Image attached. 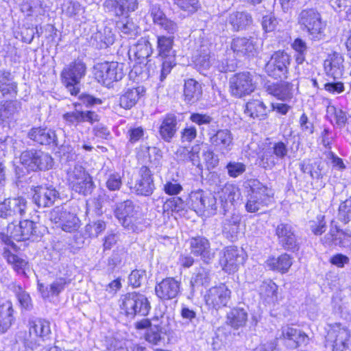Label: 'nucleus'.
<instances>
[{
	"mask_svg": "<svg viewBox=\"0 0 351 351\" xmlns=\"http://www.w3.org/2000/svg\"><path fill=\"white\" fill-rule=\"evenodd\" d=\"M66 172V180L69 186H71L79 180H82V178L86 176L88 172L79 163H75L73 165H69L65 169Z\"/></svg>",
	"mask_w": 351,
	"mask_h": 351,
	"instance_id": "obj_45",
	"label": "nucleus"
},
{
	"mask_svg": "<svg viewBox=\"0 0 351 351\" xmlns=\"http://www.w3.org/2000/svg\"><path fill=\"white\" fill-rule=\"evenodd\" d=\"M266 265L269 269L284 274L287 272L292 265V261L291 256L285 253L278 258H269L267 261Z\"/></svg>",
	"mask_w": 351,
	"mask_h": 351,
	"instance_id": "obj_37",
	"label": "nucleus"
},
{
	"mask_svg": "<svg viewBox=\"0 0 351 351\" xmlns=\"http://www.w3.org/2000/svg\"><path fill=\"white\" fill-rule=\"evenodd\" d=\"M324 215H319L316 220L311 221L310 228L315 235H321L326 230V224L324 221Z\"/></svg>",
	"mask_w": 351,
	"mask_h": 351,
	"instance_id": "obj_62",
	"label": "nucleus"
},
{
	"mask_svg": "<svg viewBox=\"0 0 351 351\" xmlns=\"http://www.w3.org/2000/svg\"><path fill=\"white\" fill-rule=\"evenodd\" d=\"M202 212L207 211L209 214L214 215L218 208L217 197L211 193H205L204 199L203 201Z\"/></svg>",
	"mask_w": 351,
	"mask_h": 351,
	"instance_id": "obj_58",
	"label": "nucleus"
},
{
	"mask_svg": "<svg viewBox=\"0 0 351 351\" xmlns=\"http://www.w3.org/2000/svg\"><path fill=\"white\" fill-rule=\"evenodd\" d=\"M217 195L219 200V212L225 215L240 198L241 192L237 186L227 182L217 191Z\"/></svg>",
	"mask_w": 351,
	"mask_h": 351,
	"instance_id": "obj_15",
	"label": "nucleus"
},
{
	"mask_svg": "<svg viewBox=\"0 0 351 351\" xmlns=\"http://www.w3.org/2000/svg\"><path fill=\"white\" fill-rule=\"evenodd\" d=\"M0 92L8 97H15L17 95L18 84L8 71L0 70Z\"/></svg>",
	"mask_w": 351,
	"mask_h": 351,
	"instance_id": "obj_32",
	"label": "nucleus"
},
{
	"mask_svg": "<svg viewBox=\"0 0 351 351\" xmlns=\"http://www.w3.org/2000/svg\"><path fill=\"white\" fill-rule=\"evenodd\" d=\"M101 173H104L106 186L110 191L120 190L123 185L122 176L119 172L103 168Z\"/></svg>",
	"mask_w": 351,
	"mask_h": 351,
	"instance_id": "obj_43",
	"label": "nucleus"
},
{
	"mask_svg": "<svg viewBox=\"0 0 351 351\" xmlns=\"http://www.w3.org/2000/svg\"><path fill=\"white\" fill-rule=\"evenodd\" d=\"M339 217V219L345 223L351 220V197L340 204Z\"/></svg>",
	"mask_w": 351,
	"mask_h": 351,
	"instance_id": "obj_61",
	"label": "nucleus"
},
{
	"mask_svg": "<svg viewBox=\"0 0 351 351\" xmlns=\"http://www.w3.org/2000/svg\"><path fill=\"white\" fill-rule=\"evenodd\" d=\"M173 4L180 10L193 14L201 7L199 0H173Z\"/></svg>",
	"mask_w": 351,
	"mask_h": 351,
	"instance_id": "obj_54",
	"label": "nucleus"
},
{
	"mask_svg": "<svg viewBox=\"0 0 351 351\" xmlns=\"http://www.w3.org/2000/svg\"><path fill=\"white\" fill-rule=\"evenodd\" d=\"M124 256L125 252L123 250L113 251L112 255L108 259V270L113 271L116 267L119 265Z\"/></svg>",
	"mask_w": 351,
	"mask_h": 351,
	"instance_id": "obj_63",
	"label": "nucleus"
},
{
	"mask_svg": "<svg viewBox=\"0 0 351 351\" xmlns=\"http://www.w3.org/2000/svg\"><path fill=\"white\" fill-rule=\"evenodd\" d=\"M124 64L106 62L95 67V76L97 81L106 86L121 80L125 75Z\"/></svg>",
	"mask_w": 351,
	"mask_h": 351,
	"instance_id": "obj_10",
	"label": "nucleus"
},
{
	"mask_svg": "<svg viewBox=\"0 0 351 351\" xmlns=\"http://www.w3.org/2000/svg\"><path fill=\"white\" fill-rule=\"evenodd\" d=\"M324 243L340 247H346L351 244V234L340 230L337 226H332L324 238Z\"/></svg>",
	"mask_w": 351,
	"mask_h": 351,
	"instance_id": "obj_30",
	"label": "nucleus"
},
{
	"mask_svg": "<svg viewBox=\"0 0 351 351\" xmlns=\"http://www.w3.org/2000/svg\"><path fill=\"white\" fill-rule=\"evenodd\" d=\"M20 162L28 171L49 170L54 164L49 153L35 149L23 152L20 156Z\"/></svg>",
	"mask_w": 351,
	"mask_h": 351,
	"instance_id": "obj_7",
	"label": "nucleus"
},
{
	"mask_svg": "<svg viewBox=\"0 0 351 351\" xmlns=\"http://www.w3.org/2000/svg\"><path fill=\"white\" fill-rule=\"evenodd\" d=\"M138 208L132 201L128 199L117 205L114 214L125 228L133 232L138 231L142 220Z\"/></svg>",
	"mask_w": 351,
	"mask_h": 351,
	"instance_id": "obj_6",
	"label": "nucleus"
},
{
	"mask_svg": "<svg viewBox=\"0 0 351 351\" xmlns=\"http://www.w3.org/2000/svg\"><path fill=\"white\" fill-rule=\"evenodd\" d=\"M241 216L234 213L226 216L222 221V233L228 239L234 241L237 239L240 231Z\"/></svg>",
	"mask_w": 351,
	"mask_h": 351,
	"instance_id": "obj_29",
	"label": "nucleus"
},
{
	"mask_svg": "<svg viewBox=\"0 0 351 351\" xmlns=\"http://www.w3.org/2000/svg\"><path fill=\"white\" fill-rule=\"evenodd\" d=\"M226 169L230 178H236L246 171V165L238 161H230L226 165Z\"/></svg>",
	"mask_w": 351,
	"mask_h": 351,
	"instance_id": "obj_55",
	"label": "nucleus"
},
{
	"mask_svg": "<svg viewBox=\"0 0 351 351\" xmlns=\"http://www.w3.org/2000/svg\"><path fill=\"white\" fill-rule=\"evenodd\" d=\"M293 83L287 82H269L265 84L266 91L282 101L290 100L293 97Z\"/></svg>",
	"mask_w": 351,
	"mask_h": 351,
	"instance_id": "obj_28",
	"label": "nucleus"
},
{
	"mask_svg": "<svg viewBox=\"0 0 351 351\" xmlns=\"http://www.w3.org/2000/svg\"><path fill=\"white\" fill-rule=\"evenodd\" d=\"M219 262L225 271L232 272L237 269L239 265L243 263V257L237 247H228L224 250Z\"/></svg>",
	"mask_w": 351,
	"mask_h": 351,
	"instance_id": "obj_27",
	"label": "nucleus"
},
{
	"mask_svg": "<svg viewBox=\"0 0 351 351\" xmlns=\"http://www.w3.org/2000/svg\"><path fill=\"white\" fill-rule=\"evenodd\" d=\"M205 192L202 190L193 191L189 195L191 206L195 210L202 212L203 201L205 197Z\"/></svg>",
	"mask_w": 351,
	"mask_h": 351,
	"instance_id": "obj_60",
	"label": "nucleus"
},
{
	"mask_svg": "<svg viewBox=\"0 0 351 351\" xmlns=\"http://www.w3.org/2000/svg\"><path fill=\"white\" fill-rule=\"evenodd\" d=\"M180 117L179 114L167 113L162 118L158 132L164 141L170 143L176 136L180 125Z\"/></svg>",
	"mask_w": 351,
	"mask_h": 351,
	"instance_id": "obj_18",
	"label": "nucleus"
},
{
	"mask_svg": "<svg viewBox=\"0 0 351 351\" xmlns=\"http://www.w3.org/2000/svg\"><path fill=\"white\" fill-rule=\"evenodd\" d=\"M145 92L142 86L127 88L119 97L120 106L124 109L132 108Z\"/></svg>",
	"mask_w": 351,
	"mask_h": 351,
	"instance_id": "obj_33",
	"label": "nucleus"
},
{
	"mask_svg": "<svg viewBox=\"0 0 351 351\" xmlns=\"http://www.w3.org/2000/svg\"><path fill=\"white\" fill-rule=\"evenodd\" d=\"M276 235L279 244L287 250H295L298 248L295 230L291 225L287 223L278 224L276 228Z\"/></svg>",
	"mask_w": 351,
	"mask_h": 351,
	"instance_id": "obj_19",
	"label": "nucleus"
},
{
	"mask_svg": "<svg viewBox=\"0 0 351 351\" xmlns=\"http://www.w3.org/2000/svg\"><path fill=\"white\" fill-rule=\"evenodd\" d=\"M29 333L30 336L38 337L43 341L49 340L51 335L49 322L42 319L29 320Z\"/></svg>",
	"mask_w": 351,
	"mask_h": 351,
	"instance_id": "obj_31",
	"label": "nucleus"
},
{
	"mask_svg": "<svg viewBox=\"0 0 351 351\" xmlns=\"http://www.w3.org/2000/svg\"><path fill=\"white\" fill-rule=\"evenodd\" d=\"M277 285L269 282L268 283L263 282L260 288V293L262 297L269 300V302H274L276 298Z\"/></svg>",
	"mask_w": 351,
	"mask_h": 351,
	"instance_id": "obj_57",
	"label": "nucleus"
},
{
	"mask_svg": "<svg viewBox=\"0 0 351 351\" xmlns=\"http://www.w3.org/2000/svg\"><path fill=\"white\" fill-rule=\"evenodd\" d=\"M298 23L302 31L312 40H320L326 26L321 14L315 8H305L300 11Z\"/></svg>",
	"mask_w": 351,
	"mask_h": 351,
	"instance_id": "obj_4",
	"label": "nucleus"
},
{
	"mask_svg": "<svg viewBox=\"0 0 351 351\" xmlns=\"http://www.w3.org/2000/svg\"><path fill=\"white\" fill-rule=\"evenodd\" d=\"M173 36H158L157 49L158 56L162 59L160 80L163 81L176 65L175 51L173 49Z\"/></svg>",
	"mask_w": 351,
	"mask_h": 351,
	"instance_id": "obj_8",
	"label": "nucleus"
},
{
	"mask_svg": "<svg viewBox=\"0 0 351 351\" xmlns=\"http://www.w3.org/2000/svg\"><path fill=\"white\" fill-rule=\"evenodd\" d=\"M210 282V270L207 268L200 267L198 269L195 276L191 278L192 287L206 286Z\"/></svg>",
	"mask_w": 351,
	"mask_h": 351,
	"instance_id": "obj_49",
	"label": "nucleus"
},
{
	"mask_svg": "<svg viewBox=\"0 0 351 351\" xmlns=\"http://www.w3.org/2000/svg\"><path fill=\"white\" fill-rule=\"evenodd\" d=\"M117 27L122 34L128 36H134L138 34V27L128 16L124 20L117 21Z\"/></svg>",
	"mask_w": 351,
	"mask_h": 351,
	"instance_id": "obj_51",
	"label": "nucleus"
},
{
	"mask_svg": "<svg viewBox=\"0 0 351 351\" xmlns=\"http://www.w3.org/2000/svg\"><path fill=\"white\" fill-rule=\"evenodd\" d=\"M246 187L250 188V191L245 203L247 212L256 213L271 203L273 195L272 190L257 179L247 180Z\"/></svg>",
	"mask_w": 351,
	"mask_h": 351,
	"instance_id": "obj_2",
	"label": "nucleus"
},
{
	"mask_svg": "<svg viewBox=\"0 0 351 351\" xmlns=\"http://www.w3.org/2000/svg\"><path fill=\"white\" fill-rule=\"evenodd\" d=\"M247 320V313L241 308H232L227 314V324L234 329L243 327Z\"/></svg>",
	"mask_w": 351,
	"mask_h": 351,
	"instance_id": "obj_39",
	"label": "nucleus"
},
{
	"mask_svg": "<svg viewBox=\"0 0 351 351\" xmlns=\"http://www.w3.org/2000/svg\"><path fill=\"white\" fill-rule=\"evenodd\" d=\"M95 187V185L89 173L86 174V176L82 177V180H79L69 186L72 191L84 196L91 194Z\"/></svg>",
	"mask_w": 351,
	"mask_h": 351,
	"instance_id": "obj_42",
	"label": "nucleus"
},
{
	"mask_svg": "<svg viewBox=\"0 0 351 351\" xmlns=\"http://www.w3.org/2000/svg\"><path fill=\"white\" fill-rule=\"evenodd\" d=\"M86 74V64L81 60H75L66 64L60 73L62 84L71 95L80 93V84Z\"/></svg>",
	"mask_w": 351,
	"mask_h": 351,
	"instance_id": "obj_3",
	"label": "nucleus"
},
{
	"mask_svg": "<svg viewBox=\"0 0 351 351\" xmlns=\"http://www.w3.org/2000/svg\"><path fill=\"white\" fill-rule=\"evenodd\" d=\"M202 94L201 84L193 79L185 81L184 88V101L190 104L199 100Z\"/></svg>",
	"mask_w": 351,
	"mask_h": 351,
	"instance_id": "obj_35",
	"label": "nucleus"
},
{
	"mask_svg": "<svg viewBox=\"0 0 351 351\" xmlns=\"http://www.w3.org/2000/svg\"><path fill=\"white\" fill-rule=\"evenodd\" d=\"M232 132L228 129L217 130L215 134H210L209 141L217 151L225 154L229 152L233 144Z\"/></svg>",
	"mask_w": 351,
	"mask_h": 351,
	"instance_id": "obj_24",
	"label": "nucleus"
},
{
	"mask_svg": "<svg viewBox=\"0 0 351 351\" xmlns=\"http://www.w3.org/2000/svg\"><path fill=\"white\" fill-rule=\"evenodd\" d=\"M21 109V104L18 101H7L3 109V115L9 119L17 114Z\"/></svg>",
	"mask_w": 351,
	"mask_h": 351,
	"instance_id": "obj_64",
	"label": "nucleus"
},
{
	"mask_svg": "<svg viewBox=\"0 0 351 351\" xmlns=\"http://www.w3.org/2000/svg\"><path fill=\"white\" fill-rule=\"evenodd\" d=\"M106 228V223L104 221L98 219L87 224L85 228L86 232L90 237H97Z\"/></svg>",
	"mask_w": 351,
	"mask_h": 351,
	"instance_id": "obj_56",
	"label": "nucleus"
},
{
	"mask_svg": "<svg viewBox=\"0 0 351 351\" xmlns=\"http://www.w3.org/2000/svg\"><path fill=\"white\" fill-rule=\"evenodd\" d=\"M3 256L19 274L25 275V270L28 267V263L25 259L12 254L7 248H4Z\"/></svg>",
	"mask_w": 351,
	"mask_h": 351,
	"instance_id": "obj_40",
	"label": "nucleus"
},
{
	"mask_svg": "<svg viewBox=\"0 0 351 351\" xmlns=\"http://www.w3.org/2000/svg\"><path fill=\"white\" fill-rule=\"evenodd\" d=\"M121 5V0H105L103 4L106 12H111L116 16H123Z\"/></svg>",
	"mask_w": 351,
	"mask_h": 351,
	"instance_id": "obj_59",
	"label": "nucleus"
},
{
	"mask_svg": "<svg viewBox=\"0 0 351 351\" xmlns=\"http://www.w3.org/2000/svg\"><path fill=\"white\" fill-rule=\"evenodd\" d=\"M32 199L39 208L49 207L60 199V193L53 186H38Z\"/></svg>",
	"mask_w": 351,
	"mask_h": 351,
	"instance_id": "obj_21",
	"label": "nucleus"
},
{
	"mask_svg": "<svg viewBox=\"0 0 351 351\" xmlns=\"http://www.w3.org/2000/svg\"><path fill=\"white\" fill-rule=\"evenodd\" d=\"M69 283V280L64 278H59L47 287L43 284H38V289L43 297L49 298L50 295H58Z\"/></svg>",
	"mask_w": 351,
	"mask_h": 351,
	"instance_id": "obj_36",
	"label": "nucleus"
},
{
	"mask_svg": "<svg viewBox=\"0 0 351 351\" xmlns=\"http://www.w3.org/2000/svg\"><path fill=\"white\" fill-rule=\"evenodd\" d=\"M27 136L40 145L58 146L56 132L47 128H33L29 131Z\"/></svg>",
	"mask_w": 351,
	"mask_h": 351,
	"instance_id": "obj_23",
	"label": "nucleus"
},
{
	"mask_svg": "<svg viewBox=\"0 0 351 351\" xmlns=\"http://www.w3.org/2000/svg\"><path fill=\"white\" fill-rule=\"evenodd\" d=\"M199 145H195L192 147L191 150H189L186 147H182L179 149V153H180V155L182 154L186 155V159L189 160V162H191V163L197 166L199 169H202L203 167L202 165L200 163L199 161Z\"/></svg>",
	"mask_w": 351,
	"mask_h": 351,
	"instance_id": "obj_50",
	"label": "nucleus"
},
{
	"mask_svg": "<svg viewBox=\"0 0 351 351\" xmlns=\"http://www.w3.org/2000/svg\"><path fill=\"white\" fill-rule=\"evenodd\" d=\"M152 53V45L148 40L141 39L137 43L134 55L138 60L147 58L151 56Z\"/></svg>",
	"mask_w": 351,
	"mask_h": 351,
	"instance_id": "obj_52",
	"label": "nucleus"
},
{
	"mask_svg": "<svg viewBox=\"0 0 351 351\" xmlns=\"http://www.w3.org/2000/svg\"><path fill=\"white\" fill-rule=\"evenodd\" d=\"M288 142L277 141L264 149L260 156V166L266 169H271L282 163L288 156Z\"/></svg>",
	"mask_w": 351,
	"mask_h": 351,
	"instance_id": "obj_9",
	"label": "nucleus"
},
{
	"mask_svg": "<svg viewBox=\"0 0 351 351\" xmlns=\"http://www.w3.org/2000/svg\"><path fill=\"white\" fill-rule=\"evenodd\" d=\"M147 278L146 270L134 269L129 275L128 282L133 288H138L147 280Z\"/></svg>",
	"mask_w": 351,
	"mask_h": 351,
	"instance_id": "obj_53",
	"label": "nucleus"
},
{
	"mask_svg": "<svg viewBox=\"0 0 351 351\" xmlns=\"http://www.w3.org/2000/svg\"><path fill=\"white\" fill-rule=\"evenodd\" d=\"M138 195L149 196L155 189L153 174L147 167H142L138 171V178L133 187Z\"/></svg>",
	"mask_w": 351,
	"mask_h": 351,
	"instance_id": "obj_20",
	"label": "nucleus"
},
{
	"mask_svg": "<svg viewBox=\"0 0 351 351\" xmlns=\"http://www.w3.org/2000/svg\"><path fill=\"white\" fill-rule=\"evenodd\" d=\"M290 56L285 51H276L265 64V72L276 79L287 77Z\"/></svg>",
	"mask_w": 351,
	"mask_h": 351,
	"instance_id": "obj_13",
	"label": "nucleus"
},
{
	"mask_svg": "<svg viewBox=\"0 0 351 351\" xmlns=\"http://www.w3.org/2000/svg\"><path fill=\"white\" fill-rule=\"evenodd\" d=\"M259 39L250 37L235 38L231 43V49L238 56H254L258 49Z\"/></svg>",
	"mask_w": 351,
	"mask_h": 351,
	"instance_id": "obj_22",
	"label": "nucleus"
},
{
	"mask_svg": "<svg viewBox=\"0 0 351 351\" xmlns=\"http://www.w3.org/2000/svg\"><path fill=\"white\" fill-rule=\"evenodd\" d=\"M229 85L230 93L237 98L250 95L256 88L252 75L247 71L233 75L230 78Z\"/></svg>",
	"mask_w": 351,
	"mask_h": 351,
	"instance_id": "obj_12",
	"label": "nucleus"
},
{
	"mask_svg": "<svg viewBox=\"0 0 351 351\" xmlns=\"http://www.w3.org/2000/svg\"><path fill=\"white\" fill-rule=\"evenodd\" d=\"M10 202L14 218L20 219L25 215L28 210V202L25 197L10 198Z\"/></svg>",
	"mask_w": 351,
	"mask_h": 351,
	"instance_id": "obj_46",
	"label": "nucleus"
},
{
	"mask_svg": "<svg viewBox=\"0 0 351 351\" xmlns=\"http://www.w3.org/2000/svg\"><path fill=\"white\" fill-rule=\"evenodd\" d=\"M245 114L253 119H264L267 114V107L264 103L258 99L248 101L245 105Z\"/></svg>",
	"mask_w": 351,
	"mask_h": 351,
	"instance_id": "obj_38",
	"label": "nucleus"
},
{
	"mask_svg": "<svg viewBox=\"0 0 351 351\" xmlns=\"http://www.w3.org/2000/svg\"><path fill=\"white\" fill-rule=\"evenodd\" d=\"M343 62L344 59L341 54L337 52L328 54L324 64L326 75L334 80L341 78L344 72Z\"/></svg>",
	"mask_w": 351,
	"mask_h": 351,
	"instance_id": "obj_25",
	"label": "nucleus"
},
{
	"mask_svg": "<svg viewBox=\"0 0 351 351\" xmlns=\"http://www.w3.org/2000/svg\"><path fill=\"white\" fill-rule=\"evenodd\" d=\"M10 289L15 294L21 306L25 310H31L33 307L32 299L29 294L25 291L20 285L12 282Z\"/></svg>",
	"mask_w": 351,
	"mask_h": 351,
	"instance_id": "obj_44",
	"label": "nucleus"
},
{
	"mask_svg": "<svg viewBox=\"0 0 351 351\" xmlns=\"http://www.w3.org/2000/svg\"><path fill=\"white\" fill-rule=\"evenodd\" d=\"M231 291L225 284L209 289L205 296L206 305L216 310L226 306L230 300Z\"/></svg>",
	"mask_w": 351,
	"mask_h": 351,
	"instance_id": "obj_14",
	"label": "nucleus"
},
{
	"mask_svg": "<svg viewBox=\"0 0 351 351\" xmlns=\"http://www.w3.org/2000/svg\"><path fill=\"white\" fill-rule=\"evenodd\" d=\"M63 119L68 125L77 126L83 122L93 123L99 120V115L93 111H82L75 108L74 110L64 113L62 115Z\"/></svg>",
	"mask_w": 351,
	"mask_h": 351,
	"instance_id": "obj_26",
	"label": "nucleus"
},
{
	"mask_svg": "<svg viewBox=\"0 0 351 351\" xmlns=\"http://www.w3.org/2000/svg\"><path fill=\"white\" fill-rule=\"evenodd\" d=\"M170 318L165 315L155 316L152 319H142L135 323L138 330L146 329L145 339L152 345H158L171 330Z\"/></svg>",
	"mask_w": 351,
	"mask_h": 351,
	"instance_id": "obj_1",
	"label": "nucleus"
},
{
	"mask_svg": "<svg viewBox=\"0 0 351 351\" xmlns=\"http://www.w3.org/2000/svg\"><path fill=\"white\" fill-rule=\"evenodd\" d=\"M12 302L5 301L0 305V332H5L11 326L13 320Z\"/></svg>",
	"mask_w": 351,
	"mask_h": 351,
	"instance_id": "obj_41",
	"label": "nucleus"
},
{
	"mask_svg": "<svg viewBox=\"0 0 351 351\" xmlns=\"http://www.w3.org/2000/svg\"><path fill=\"white\" fill-rule=\"evenodd\" d=\"M62 221L59 223L64 231L72 232L79 227V219L73 213L66 212L62 217Z\"/></svg>",
	"mask_w": 351,
	"mask_h": 351,
	"instance_id": "obj_48",
	"label": "nucleus"
},
{
	"mask_svg": "<svg viewBox=\"0 0 351 351\" xmlns=\"http://www.w3.org/2000/svg\"><path fill=\"white\" fill-rule=\"evenodd\" d=\"M180 281L172 277L162 279L155 287L156 296L162 301L176 298L180 292Z\"/></svg>",
	"mask_w": 351,
	"mask_h": 351,
	"instance_id": "obj_17",
	"label": "nucleus"
},
{
	"mask_svg": "<svg viewBox=\"0 0 351 351\" xmlns=\"http://www.w3.org/2000/svg\"><path fill=\"white\" fill-rule=\"evenodd\" d=\"M119 306L121 311L130 317L136 315L145 316L148 314L151 308L147 297L136 291L122 295L119 300Z\"/></svg>",
	"mask_w": 351,
	"mask_h": 351,
	"instance_id": "obj_5",
	"label": "nucleus"
},
{
	"mask_svg": "<svg viewBox=\"0 0 351 351\" xmlns=\"http://www.w3.org/2000/svg\"><path fill=\"white\" fill-rule=\"evenodd\" d=\"M252 21L251 14L245 11L232 12L227 19L228 23L237 32L245 29L252 23Z\"/></svg>",
	"mask_w": 351,
	"mask_h": 351,
	"instance_id": "obj_34",
	"label": "nucleus"
},
{
	"mask_svg": "<svg viewBox=\"0 0 351 351\" xmlns=\"http://www.w3.org/2000/svg\"><path fill=\"white\" fill-rule=\"evenodd\" d=\"M191 253L195 256H199L206 264L212 262L215 252H212L210 241L202 236H197L189 239Z\"/></svg>",
	"mask_w": 351,
	"mask_h": 351,
	"instance_id": "obj_16",
	"label": "nucleus"
},
{
	"mask_svg": "<svg viewBox=\"0 0 351 351\" xmlns=\"http://www.w3.org/2000/svg\"><path fill=\"white\" fill-rule=\"evenodd\" d=\"M350 332L345 326L339 323L330 325L326 337V346L331 348L332 351H346L349 349Z\"/></svg>",
	"mask_w": 351,
	"mask_h": 351,
	"instance_id": "obj_11",
	"label": "nucleus"
},
{
	"mask_svg": "<svg viewBox=\"0 0 351 351\" xmlns=\"http://www.w3.org/2000/svg\"><path fill=\"white\" fill-rule=\"evenodd\" d=\"M21 228L22 229V237L24 240H33L40 237V232L38 231V226L30 220L21 221Z\"/></svg>",
	"mask_w": 351,
	"mask_h": 351,
	"instance_id": "obj_47",
	"label": "nucleus"
}]
</instances>
